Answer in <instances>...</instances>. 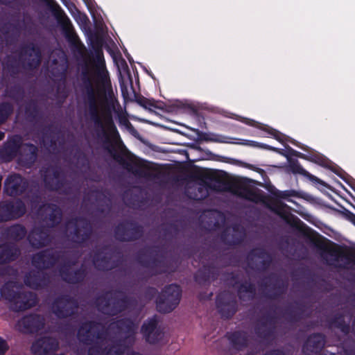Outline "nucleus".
I'll list each match as a JSON object with an SVG mask.
<instances>
[{"mask_svg":"<svg viewBox=\"0 0 355 355\" xmlns=\"http://www.w3.org/2000/svg\"><path fill=\"white\" fill-rule=\"evenodd\" d=\"M305 151L306 152V154L295 150L293 156L317 164L318 165L333 172L339 178H352L338 164L320 153L309 148V146L308 150H306Z\"/></svg>","mask_w":355,"mask_h":355,"instance_id":"nucleus-13","label":"nucleus"},{"mask_svg":"<svg viewBox=\"0 0 355 355\" xmlns=\"http://www.w3.org/2000/svg\"><path fill=\"white\" fill-rule=\"evenodd\" d=\"M232 234L229 227L225 228L220 233L221 241L229 246H236L241 244L245 236L244 228L239 224L232 225Z\"/></svg>","mask_w":355,"mask_h":355,"instance_id":"nucleus-33","label":"nucleus"},{"mask_svg":"<svg viewBox=\"0 0 355 355\" xmlns=\"http://www.w3.org/2000/svg\"><path fill=\"white\" fill-rule=\"evenodd\" d=\"M163 180L164 179H160ZM171 180V179H166ZM175 182L185 183V196L195 201L205 199L210 191L222 192L225 179H171Z\"/></svg>","mask_w":355,"mask_h":355,"instance_id":"nucleus-5","label":"nucleus"},{"mask_svg":"<svg viewBox=\"0 0 355 355\" xmlns=\"http://www.w3.org/2000/svg\"><path fill=\"white\" fill-rule=\"evenodd\" d=\"M159 320L157 315L146 320L141 327V333L146 341L150 344H156L163 338L164 333L158 327Z\"/></svg>","mask_w":355,"mask_h":355,"instance_id":"nucleus-25","label":"nucleus"},{"mask_svg":"<svg viewBox=\"0 0 355 355\" xmlns=\"http://www.w3.org/2000/svg\"><path fill=\"white\" fill-rule=\"evenodd\" d=\"M28 179H6L4 193L9 196H18L25 193L28 188Z\"/></svg>","mask_w":355,"mask_h":355,"instance_id":"nucleus-41","label":"nucleus"},{"mask_svg":"<svg viewBox=\"0 0 355 355\" xmlns=\"http://www.w3.org/2000/svg\"><path fill=\"white\" fill-rule=\"evenodd\" d=\"M344 355H355V342H352V345L346 346L343 348Z\"/></svg>","mask_w":355,"mask_h":355,"instance_id":"nucleus-64","label":"nucleus"},{"mask_svg":"<svg viewBox=\"0 0 355 355\" xmlns=\"http://www.w3.org/2000/svg\"><path fill=\"white\" fill-rule=\"evenodd\" d=\"M187 227V222L183 218L175 220V221L163 223L161 226L162 234L165 237H175L186 230Z\"/></svg>","mask_w":355,"mask_h":355,"instance_id":"nucleus-43","label":"nucleus"},{"mask_svg":"<svg viewBox=\"0 0 355 355\" xmlns=\"http://www.w3.org/2000/svg\"><path fill=\"white\" fill-rule=\"evenodd\" d=\"M250 183L260 185L254 179H225V184L221 189L255 204L263 205L269 196H266L263 191L257 188L252 187Z\"/></svg>","mask_w":355,"mask_h":355,"instance_id":"nucleus-6","label":"nucleus"},{"mask_svg":"<svg viewBox=\"0 0 355 355\" xmlns=\"http://www.w3.org/2000/svg\"><path fill=\"white\" fill-rule=\"evenodd\" d=\"M83 202L95 205L97 211L103 214L111 209L112 193L107 189H92L84 194Z\"/></svg>","mask_w":355,"mask_h":355,"instance_id":"nucleus-18","label":"nucleus"},{"mask_svg":"<svg viewBox=\"0 0 355 355\" xmlns=\"http://www.w3.org/2000/svg\"><path fill=\"white\" fill-rule=\"evenodd\" d=\"M59 347V343L55 338L43 336L37 339L31 345V350L35 355H48L55 352Z\"/></svg>","mask_w":355,"mask_h":355,"instance_id":"nucleus-32","label":"nucleus"},{"mask_svg":"<svg viewBox=\"0 0 355 355\" xmlns=\"http://www.w3.org/2000/svg\"><path fill=\"white\" fill-rule=\"evenodd\" d=\"M24 95L25 92L23 87L20 84H15L14 85L7 87L4 90L3 96L15 101H19L24 98Z\"/></svg>","mask_w":355,"mask_h":355,"instance_id":"nucleus-49","label":"nucleus"},{"mask_svg":"<svg viewBox=\"0 0 355 355\" xmlns=\"http://www.w3.org/2000/svg\"><path fill=\"white\" fill-rule=\"evenodd\" d=\"M241 141L239 142H233L232 144H237L243 146H248L252 148H259L262 149L268 150V148L269 147V145L259 143L255 141L252 140H246V139H239Z\"/></svg>","mask_w":355,"mask_h":355,"instance_id":"nucleus-59","label":"nucleus"},{"mask_svg":"<svg viewBox=\"0 0 355 355\" xmlns=\"http://www.w3.org/2000/svg\"><path fill=\"white\" fill-rule=\"evenodd\" d=\"M113 250L108 245H103L96 249L92 256V263L98 271L107 272L116 268L119 260L113 259Z\"/></svg>","mask_w":355,"mask_h":355,"instance_id":"nucleus-20","label":"nucleus"},{"mask_svg":"<svg viewBox=\"0 0 355 355\" xmlns=\"http://www.w3.org/2000/svg\"><path fill=\"white\" fill-rule=\"evenodd\" d=\"M21 250L17 244L6 242L0 245V265L16 261L20 256Z\"/></svg>","mask_w":355,"mask_h":355,"instance_id":"nucleus-40","label":"nucleus"},{"mask_svg":"<svg viewBox=\"0 0 355 355\" xmlns=\"http://www.w3.org/2000/svg\"><path fill=\"white\" fill-rule=\"evenodd\" d=\"M26 227L20 224H15L8 227L5 231V236L8 239L19 241L26 235Z\"/></svg>","mask_w":355,"mask_h":355,"instance_id":"nucleus-47","label":"nucleus"},{"mask_svg":"<svg viewBox=\"0 0 355 355\" xmlns=\"http://www.w3.org/2000/svg\"><path fill=\"white\" fill-rule=\"evenodd\" d=\"M219 276L218 268L213 264L204 265L197 270L194 275L195 281L200 285L209 284L211 281H214Z\"/></svg>","mask_w":355,"mask_h":355,"instance_id":"nucleus-39","label":"nucleus"},{"mask_svg":"<svg viewBox=\"0 0 355 355\" xmlns=\"http://www.w3.org/2000/svg\"><path fill=\"white\" fill-rule=\"evenodd\" d=\"M198 139L201 141H205L207 142H215V143H222V144H230L232 143L231 141L233 138L227 137L220 134L216 133H207L203 132L198 131Z\"/></svg>","mask_w":355,"mask_h":355,"instance_id":"nucleus-48","label":"nucleus"},{"mask_svg":"<svg viewBox=\"0 0 355 355\" xmlns=\"http://www.w3.org/2000/svg\"><path fill=\"white\" fill-rule=\"evenodd\" d=\"M274 195L281 199H286L288 201L294 202L293 200L289 199V197H298L299 193L295 190H286V191H277Z\"/></svg>","mask_w":355,"mask_h":355,"instance_id":"nucleus-58","label":"nucleus"},{"mask_svg":"<svg viewBox=\"0 0 355 355\" xmlns=\"http://www.w3.org/2000/svg\"><path fill=\"white\" fill-rule=\"evenodd\" d=\"M38 151V148L35 145L22 142L18 155L19 162L23 166L31 168L37 159Z\"/></svg>","mask_w":355,"mask_h":355,"instance_id":"nucleus-37","label":"nucleus"},{"mask_svg":"<svg viewBox=\"0 0 355 355\" xmlns=\"http://www.w3.org/2000/svg\"><path fill=\"white\" fill-rule=\"evenodd\" d=\"M98 310L105 314L114 316L137 305L135 297L127 295L122 290L116 289L105 292L95 301Z\"/></svg>","mask_w":355,"mask_h":355,"instance_id":"nucleus-3","label":"nucleus"},{"mask_svg":"<svg viewBox=\"0 0 355 355\" xmlns=\"http://www.w3.org/2000/svg\"><path fill=\"white\" fill-rule=\"evenodd\" d=\"M74 158L77 164L81 168H88L89 166V161L87 155L80 150H77L74 154Z\"/></svg>","mask_w":355,"mask_h":355,"instance_id":"nucleus-57","label":"nucleus"},{"mask_svg":"<svg viewBox=\"0 0 355 355\" xmlns=\"http://www.w3.org/2000/svg\"><path fill=\"white\" fill-rule=\"evenodd\" d=\"M216 305L221 318L224 319L231 318L238 309L236 297L227 291L221 292L216 295Z\"/></svg>","mask_w":355,"mask_h":355,"instance_id":"nucleus-24","label":"nucleus"},{"mask_svg":"<svg viewBox=\"0 0 355 355\" xmlns=\"http://www.w3.org/2000/svg\"><path fill=\"white\" fill-rule=\"evenodd\" d=\"M76 260L66 261L58 268L61 279L69 284H78L82 283L87 275V270L84 264L76 270H71V266L76 265Z\"/></svg>","mask_w":355,"mask_h":355,"instance_id":"nucleus-22","label":"nucleus"},{"mask_svg":"<svg viewBox=\"0 0 355 355\" xmlns=\"http://www.w3.org/2000/svg\"><path fill=\"white\" fill-rule=\"evenodd\" d=\"M80 89L89 119L94 123L97 139L101 140L103 149L119 167L135 178H225L220 170L193 166L186 176L178 174L172 164H159L141 159L128 150L121 139L110 111L104 113L103 121L99 115L100 89L94 85L92 73L87 67L80 73Z\"/></svg>","mask_w":355,"mask_h":355,"instance_id":"nucleus-1","label":"nucleus"},{"mask_svg":"<svg viewBox=\"0 0 355 355\" xmlns=\"http://www.w3.org/2000/svg\"><path fill=\"white\" fill-rule=\"evenodd\" d=\"M119 123L121 125L125 126L131 133L134 134L137 132V130L130 122L126 116L122 114L118 115Z\"/></svg>","mask_w":355,"mask_h":355,"instance_id":"nucleus-60","label":"nucleus"},{"mask_svg":"<svg viewBox=\"0 0 355 355\" xmlns=\"http://www.w3.org/2000/svg\"><path fill=\"white\" fill-rule=\"evenodd\" d=\"M114 324L119 332L125 334V337L121 339H125V342L128 341L130 345H133L137 328L135 322L130 318H123L117 320Z\"/></svg>","mask_w":355,"mask_h":355,"instance_id":"nucleus-38","label":"nucleus"},{"mask_svg":"<svg viewBox=\"0 0 355 355\" xmlns=\"http://www.w3.org/2000/svg\"><path fill=\"white\" fill-rule=\"evenodd\" d=\"M19 324L22 327V331L26 334L36 333L43 329L44 319L39 314H30L23 317Z\"/></svg>","mask_w":355,"mask_h":355,"instance_id":"nucleus-36","label":"nucleus"},{"mask_svg":"<svg viewBox=\"0 0 355 355\" xmlns=\"http://www.w3.org/2000/svg\"><path fill=\"white\" fill-rule=\"evenodd\" d=\"M329 326L340 329L344 334H348L350 331L349 324L345 322L343 315L340 313L335 315L329 320Z\"/></svg>","mask_w":355,"mask_h":355,"instance_id":"nucleus-50","label":"nucleus"},{"mask_svg":"<svg viewBox=\"0 0 355 355\" xmlns=\"http://www.w3.org/2000/svg\"><path fill=\"white\" fill-rule=\"evenodd\" d=\"M305 151L306 152V154L295 150L293 156L317 164L318 165L333 172L339 178H352L338 164L320 153L309 148V146L308 150H306Z\"/></svg>","mask_w":355,"mask_h":355,"instance_id":"nucleus-14","label":"nucleus"},{"mask_svg":"<svg viewBox=\"0 0 355 355\" xmlns=\"http://www.w3.org/2000/svg\"><path fill=\"white\" fill-rule=\"evenodd\" d=\"M105 334L106 332L100 322L88 320L80 324L77 337L81 343L86 345H92L88 349V355H124L129 347L125 339L114 340L105 347L98 343H95V340H103Z\"/></svg>","mask_w":355,"mask_h":355,"instance_id":"nucleus-2","label":"nucleus"},{"mask_svg":"<svg viewBox=\"0 0 355 355\" xmlns=\"http://www.w3.org/2000/svg\"><path fill=\"white\" fill-rule=\"evenodd\" d=\"M91 47L94 53V61L98 68H105V60L102 49V42L99 40L92 42Z\"/></svg>","mask_w":355,"mask_h":355,"instance_id":"nucleus-52","label":"nucleus"},{"mask_svg":"<svg viewBox=\"0 0 355 355\" xmlns=\"http://www.w3.org/2000/svg\"><path fill=\"white\" fill-rule=\"evenodd\" d=\"M275 324V315L268 313L261 318L259 324L254 327V332L259 338L268 341L274 337Z\"/></svg>","mask_w":355,"mask_h":355,"instance_id":"nucleus-29","label":"nucleus"},{"mask_svg":"<svg viewBox=\"0 0 355 355\" xmlns=\"http://www.w3.org/2000/svg\"><path fill=\"white\" fill-rule=\"evenodd\" d=\"M266 279L273 280L272 284L273 292L269 293L266 297L270 300H277L284 295L288 288V282L280 279L275 274H270Z\"/></svg>","mask_w":355,"mask_h":355,"instance_id":"nucleus-45","label":"nucleus"},{"mask_svg":"<svg viewBox=\"0 0 355 355\" xmlns=\"http://www.w3.org/2000/svg\"><path fill=\"white\" fill-rule=\"evenodd\" d=\"M8 25L9 26V28L7 27V24L5 25L4 27H3V33L5 35L8 33L10 28H12L13 30L16 31V32L17 33V35L19 34L20 31L22 29V27L21 26V23L19 21L12 23V24H9Z\"/></svg>","mask_w":355,"mask_h":355,"instance_id":"nucleus-62","label":"nucleus"},{"mask_svg":"<svg viewBox=\"0 0 355 355\" xmlns=\"http://www.w3.org/2000/svg\"><path fill=\"white\" fill-rule=\"evenodd\" d=\"M43 220L46 222V227L49 229L58 226L62 220V212L61 209L53 203H47L41 205L38 209Z\"/></svg>","mask_w":355,"mask_h":355,"instance_id":"nucleus-30","label":"nucleus"},{"mask_svg":"<svg viewBox=\"0 0 355 355\" xmlns=\"http://www.w3.org/2000/svg\"><path fill=\"white\" fill-rule=\"evenodd\" d=\"M64 255V252L47 248L34 254L32 258V263L35 268L39 270L50 269L60 260L65 261Z\"/></svg>","mask_w":355,"mask_h":355,"instance_id":"nucleus-21","label":"nucleus"},{"mask_svg":"<svg viewBox=\"0 0 355 355\" xmlns=\"http://www.w3.org/2000/svg\"><path fill=\"white\" fill-rule=\"evenodd\" d=\"M78 309V300L69 294H62L55 297L51 306L52 312L59 319L75 315Z\"/></svg>","mask_w":355,"mask_h":355,"instance_id":"nucleus-17","label":"nucleus"},{"mask_svg":"<svg viewBox=\"0 0 355 355\" xmlns=\"http://www.w3.org/2000/svg\"><path fill=\"white\" fill-rule=\"evenodd\" d=\"M205 217L208 219L205 222L206 228L210 231L218 230L220 227L221 223L225 221L223 214L217 210H209L205 214Z\"/></svg>","mask_w":355,"mask_h":355,"instance_id":"nucleus-46","label":"nucleus"},{"mask_svg":"<svg viewBox=\"0 0 355 355\" xmlns=\"http://www.w3.org/2000/svg\"><path fill=\"white\" fill-rule=\"evenodd\" d=\"M28 240L34 248H41L51 243L52 236L49 227L42 225L35 227L28 234Z\"/></svg>","mask_w":355,"mask_h":355,"instance_id":"nucleus-27","label":"nucleus"},{"mask_svg":"<svg viewBox=\"0 0 355 355\" xmlns=\"http://www.w3.org/2000/svg\"><path fill=\"white\" fill-rule=\"evenodd\" d=\"M243 293H250L254 296L256 293L255 284L249 280H245V282L240 284L238 288V296L240 300L244 299L243 295Z\"/></svg>","mask_w":355,"mask_h":355,"instance_id":"nucleus-55","label":"nucleus"},{"mask_svg":"<svg viewBox=\"0 0 355 355\" xmlns=\"http://www.w3.org/2000/svg\"><path fill=\"white\" fill-rule=\"evenodd\" d=\"M248 266L257 271L267 270L272 261L271 254L263 248H255L251 250L248 255Z\"/></svg>","mask_w":355,"mask_h":355,"instance_id":"nucleus-23","label":"nucleus"},{"mask_svg":"<svg viewBox=\"0 0 355 355\" xmlns=\"http://www.w3.org/2000/svg\"><path fill=\"white\" fill-rule=\"evenodd\" d=\"M182 297L181 287L175 284L166 286L156 298V309L162 313L173 311L179 304Z\"/></svg>","mask_w":355,"mask_h":355,"instance_id":"nucleus-11","label":"nucleus"},{"mask_svg":"<svg viewBox=\"0 0 355 355\" xmlns=\"http://www.w3.org/2000/svg\"><path fill=\"white\" fill-rule=\"evenodd\" d=\"M25 114L31 121L36 120L40 114V107L36 100L28 101L24 107Z\"/></svg>","mask_w":355,"mask_h":355,"instance_id":"nucleus-53","label":"nucleus"},{"mask_svg":"<svg viewBox=\"0 0 355 355\" xmlns=\"http://www.w3.org/2000/svg\"><path fill=\"white\" fill-rule=\"evenodd\" d=\"M9 349V345L7 341L2 337H0V355H5Z\"/></svg>","mask_w":355,"mask_h":355,"instance_id":"nucleus-63","label":"nucleus"},{"mask_svg":"<svg viewBox=\"0 0 355 355\" xmlns=\"http://www.w3.org/2000/svg\"><path fill=\"white\" fill-rule=\"evenodd\" d=\"M14 107L10 102L0 103V125L5 123L13 113Z\"/></svg>","mask_w":355,"mask_h":355,"instance_id":"nucleus-54","label":"nucleus"},{"mask_svg":"<svg viewBox=\"0 0 355 355\" xmlns=\"http://www.w3.org/2000/svg\"><path fill=\"white\" fill-rule=\"evenodd\" d=\"M26 212V207L19 198L0 202V223L17 220Z\"/></svg>","mask_w":355,"mask_h":355,"instance_id":"nucleus-19","label":"nucleus"},{"mask_svg":"<svg viewBox=\"0 0 355 355\" xmlns=\"http://www.w3.org/2000/svg\"><path fill=\"white\" fill-rule=\"evenodd\" d=\"M2 295L10 302V309L15 312L28 310L37 303L36 294L31 291H16L6 287L3 291Z\"/></svg>","mask_w":355,"mask_h":355,"instance_id":"nucleus-9","label":"nucleus"},{"mask_svg":"<svg viewBox=\"0 0 355 355\" xmlns=\"http://www.w3.org/2000/svg\"><path fill=\"white\" fill-rule=\"evenodd\" d=\"M304 306L297 303L295 307H288L285 310L284 315L291 322H298L303 318Z\"/></svg>","mask_w":355,"mask_h":355,"instance_id":"nucleus-51","label":"nucleus"},{"mask_svg":"<svg viewBox=\"0 0 355 355\" xmlns=\"http://www.w3.org/2000/svg\"><path fill=\"white\" fill-rule=\"evenodd\" d=\"M46 188L61 195L70 196L77 198L80 195V186L78 179H42ZM89 185L92 182H98L101 179H81Z\"/></svg>","mask_w":355,"mask_h":355,"instance_id":"nucleus-8","label":"nucleus"},{"mask_svg":"<svg viewBox=\"0 0 355 355\" xmlns=\"http://www.w3.org/2000/svg\"><path fill=\"white\" fill-rule=\"evenodd\" d=\"M122 199L127 206L135 209H144L159 204L162 195L148 187L132 186L122 194Z\"/></svg>","mask_w":355,"mask_h":355,"instance_id":"nucleus-7","label":"nucleus"},{"mask_svg":"<svg viewBox=\"0 0 355 355\" xmlns=\"http://www.w3.org/2000/svg\"><path fill=\"white\" fill-rule=\"evenodd\" d=\"M26 198L28 199L32 207H37L42 201V196L39 187L28 190L26 193Z\"/></svg>","mask_w":355,"mask_h":355,"instance_id":"nucleus-56","label":"nucleus"},{"mask_svg":"<svg viewBox=\"0 0 355 355\" xmlns=\"http://www.w3.org/2000/svg\"><path fill=\"white\" fill-rule=\"evenodd\" d=\"M182 297L181 287L175 284L166 286L156 298V309L162 313L173 311L179 304Z\"/></svg>","mask_w":355,"mask_h":355,"instance_id":"nucleus-10","label":"nucleus"},{"mask_svg":"<svg viewBox=\"0 0 355 355\" xmlns=\"http://www.w3.org/2000/svg\"><path fill=\"white\" fill-rule=\"evenodd\" d=\"M263 205L271 212L279 216L286 223L290 224L291 226L300 230L301 228L311 230L299 218L290 214L288 211V210L290 209V207L286 203L277 200H275L269 196V198L266 200Z\"/></svg>","mask_w":355,"mask_h":355,"instance_id":"nucleus-16","label":"nucleus"},{"mask_svg":"<svg viewBox=\"0 0 355 355\" xmlns=\"http://www.w3.org/2000/svg\"><path fill=\"white\" fill-rule=\"evenodd\" d=\"M136 260L142 267L150 269L152 276L167 272V264L163 255H161L160 258L152 256L149 259H146L141 251H139L137 254Z\"/></svg>","mask_w":355,"mask_h":355,"instance_id":"nucleus-28","label":"nucleus"},{"mask_svg":"<svg viewBox=\"0 0 355 355\" xmlns=\"http://www.w3.org/2000/svg\"><path fill=\"white\" fill-rule=\"evenodd\" d=\"M25 284L34 290L47 287L50 284L49 275L41 270H32L24 277Z\"/></svg>","mask_w":355,"mask_h":355,"instance_id":"nucleus-34","label":"nucleus"},{"mask_svg":"<svg viewBox=\"0 0 355 355\" xmlns=\"http://www.w3.org/2000/svg\"><path fill=\"white\" fill-rule=\"evenodd\" d=\"M67 225L73 227V230L69 232V236L71 241L76 244L83 245L90 239L93 234L92 224L85 217H73L68 221Z\"/></svg>","mask_w":355,"mask_h":355,"instance_id":"nucleus-15","label":"nucleus"},{"mask_svg":"<svg viewBox=\"0 0 355 355\" xmlns=\"http://www.w3.org/2000/svg\"><path fill=\"white\" fill-rule=\"evenodd\" d=\"M269 169L274 171V173L270 172V175H280L285 171L288 173H293L295 175H301L304 178H317L306 171L297 159H289V162H288V165L286 167L272 166V168Z\"/></svg>","mask_w":355,"mask_h":355,"instance_id":"nucleus-35","label":"nucleus"},{"mask_svg":"<svg viewBox=\"0 0 355 355\" xmlns=\"http://www.w3.org/2000/svg\"><path fill=\"white\" fill-rule=\"evenodd\" d=\"M258 128L260 130L266 132L269 135H270L272 137H273L275 139L280 142L281 144H284L285 142L288 141L293 144L294 146L301 148L303 150H308V146H305L299 141H296L295 139L289 137L284 134H282L279 130L272 128L268 125L261 124L260 125L257 126Z\"/></svg>","mask_w":355,"mask_h":355,"instance_id":"nucleus-42","label":"nucleus"},{"mask_svg":"<svg viewBox=\"0 0 355 355\" xmlns=\"http://www.w3.org/2000/svg\"><path fill=\"white\" fill-rule=\"evenodd\" d=\"M158 291L157 288L151 286L147 287L144 293V297L147 301H150L155 297L157 295Z\"/></svg>","mask_w":355,"mask_h":355,"instance_id":"nucleus-61","label":"nucleus"},{"mask_svg":"<svg viewBox=\"0 0 355 355\" xmlns=\"http://www.w3.org/2000/svg\"><path fill=\"white\" fill-rule=\"evenodd\" d=\"M144 227L132 219H125L114 228V236L120 242H133L141 239L144 236Z\"/></svg>","mask_w":355,"mask_h":355,"instance_id":"nucleus-12","label":"nucleus"},{"mask_svg":"<svg viewBox=\"0 0 355 355\" xmlns=\"http://www.w3.org/2000/svg\"><path fill=\"white\" fill-rule=\"evenodd\" d=\"M18 61L14 56H8L6 67L12 76L19 73V64L25 69H37L42 61V51L40 46L34 42H29L20 46L17 51Z\"/></svg>","mask_w":355,"mask_h":355,"instance_id":"nucleus-4","label":"nucleus"},{"mask_svg":"<svg viewBox=\"0 0 355 355\" xmlns=\"http://www.w3.org/2000/svg\"><path fill=\"white\" fill-rule=\"evenodd\" d=\"M232 347L238 351L242 350L248 345V335L244 331H235L226 335Z\"/></svg>","mask_w":355,"mask_h":355,"instance_id":"nucleus-44","label":"nucleus"},{"mask_svg":"<svg viewBox=\"0 0 355 355\" xmlns=\"http://www.w3.org/2000/svg\"><path fill=\"white\" fill-rule=\"evenodd\" d=\"M326 343V336L322 333H313L310 334L302 345V352L305 355L319 354Z\"/></svg>","mask_w":355,"mask_h":355,"instance_id":"nucleus-31","label":"nucleus"},{"mask_svg":"<svg viewBox=\"0 0 355 355\" xmlns=\"http://www.w3.org/2000/svg\"><path fill=\"white\" fill-rule=\"evenodd\" d=\"M22 137L19 135L8 137L0 148V158L5 162H10L18 157L21 148Z\"/></svg>","mask_w":355,"mask_h":355,"instance_id":"nucleus-26","label":"nucleus"}]
</instances>
